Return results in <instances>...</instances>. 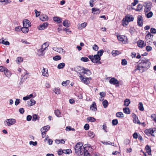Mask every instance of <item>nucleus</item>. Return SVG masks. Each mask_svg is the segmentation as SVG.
I'll return each mask as SVG.
<instances>
[{"instance_id":"aec40b11","label":"nucleus","mask_w":156,"mask_h":156,"mask_svg":"<svg viewBox=\"0 0 156 156\" xmlns=\"http://www.w3.org/2000/svg\"><path fill=\"white\" fill-rule=\"evenodd\" d=\"M53 20L55 22L58 23H60L62 22V20L61 18L58 17H54L53 18Z\"/></svg>"},{"instance_id":"4c0bfd02","label":"nucleus","mask_w":156,"mask_h":156,"mask_svg":"<svg viewBox=\"0 0 156 156\" xmlns=\"http://www.w3.org/2000/svg\"><path fill=\"white\" fill-rule=\"evenodd\" d=\"M29 30L28 28L23 27L21 28V31L24 33H27Z\"/></svg>"},{"instance_id":"cd10ccee","label":"nucleus","mask_w":156,"mask_h":156,"mask_svg":"<svg viewBox=\"0 0 156 156\" xmlns=\"http://www.w3.org/2000/svg\"><path fill=\"white\" fill-rule=\"evenodd\" d=\"M116 116L117 117L123 118L124 117V115L121 112H118L116 114Z\"/></svg>"},{"instance_id":"0e129e2a","label":"nucleus","mask_w":156,"mask_h":156,"mask_svg":"<svg viewBox=\"0 0 156 156\" xmlns=\"http://www.w3.org/2000/svg\"><path fill=\"white\" fill-rule=\"evenodd\" d=\"M6 68L2 66H0V71L1 72H5L6 69Z\"/></svg>"},{"instance_id":"bf43d9fd","label":"nucleus","mask_w":156,"mask_h":156,"mask_svg":"<svg viewBox=\"0 0 156 156\" xmlns=\"http://www.w3.org/2000/svg\"><path fill=\"white\" fill-rule=\"evenodd\" d=\"M151 118L152 120L155 122L156 120V115L155 114H153L151 115Z\"/></svg>"},{"instance_id":"f257e3e1","label":"nucleus","mask_w":156,"mask_h":156,"mask_svg":"<svg viewBox=\"0 0 156 156\" xmlns=\"http://www.w3.org/2000/svg\"><path fill=\"white\" fill-rule=\"evenodd\" d=\"M140 61L141 62L139 63V65H142L143 67L144 68L145 70L150 68L151 63L149 61V59L145 58H142L139 62Z\"/></svg>"},{"instance_id":"4468645a","label":"nucleus","mask_w":156,"mask_h":156,"mask_svg":"<svg viewBox=\"0 0 156 156\" xmlns=\"http://www.w3.org/2000/svg\"><path fill=\"white\" fill-rule=\"evenodd\" d=\"M125 19L127 20L129 22L133 21L134 20V17L132 15H130L129 14L127 15L125 18Z\"/></svg>"},{"instance_id":"7c9ffc66","label":"nucleus","mask_w":156,"mask_h":156,"mask_svg":"<svg viewBox=\"0 0 156 156\" xmlns=\"http://www.w3.org/2000/svg\"><path fill=\"white\" fill-rule=\"evenodd\" d=\"M25 75H24L23 76V75H22L21 77H22V78L21 79V80L20 82L19 83V84L20 85H21V84H22L23 82L26 80L27 78V77H25Z\"/></svg>"},{"instance_id":"393cba45","label":"nucleus","mask_w":156,"mask_h":156,"mask_svg":"<svg viewBox=\"0 0 156 156\" xmlns=\"http://www.w3.org/2000/svg\"><path fill=\"white\" fill-rule=\"evenodd\" d=\"M130 103V101L129 99H126L124 101V105L125 106L127 107L129 106Z\"/></svg>"},{"instance_id":"c85d7f7f","label":"nucleus","mask_w":156,"mask_h":156,"mask_svg":"<svg viewBox=\"0 0 156 156\" xmlns=\"http://www.w3.org/2000/svg\"><path fill=\"white\" fill-rule=\"evenodd\" d=\"M4 73L6 76L7 77L10 76L11 75L10 72L7 69H6L4 72Z\"/></svg>"},{"instance_id":"a19ab883","label":"nucleus","mask_w":156,"mask_h":156,"mask_svg":"<svg viewBox=\"0 0 156 156\" xmlns=\"http://www.w3.org/2000/svg\"><path fill=\"white\" fill-rule=\"evenodd\" d=\"M87 120L90 122H93L96 121V119L94 117H90L87 118Z\"/></svg>"},{"instance_id":"79ce46f5","label":"nucleus","mask_w":156,"mask_h":156,"mask_svg":"<svg viewBox=\"0 0 156 156\" xmlns=\"http://www.w3.org/2000/svg\"><path fill=\"white\" fill-rule=\"evenodd\" d=\"M147 32L148 33L145 36L146 38L147 39H150L152 37V36L153 35L151 34L148 31H147Z\"/></svg>"},{"instance_id":"37998d69","label":"nucleus","mask_w":156,"mask_h":156,"mask_svg":"<svg viewBox=\"0 0 156 156\" xmlns=\"http://www.w3.org/2000/svg\"><path fill=\"white\" fill-rule=\"evenodd\" d=\"M49 45L48 42H47L44 43L41 46L43 48H46V49L48 47Z\"/></svg>"},{"instance_id":"052dcab7","label":"nucleus","mask_w":156,"mask_h":156,"mask_svg":"<svg viewBox=\"0 0 156 156\" xmlns=\"http://www.w3.org/2000/svg\"><path fill=\"white\" fill-rule=\"evenodd\" d=\"M145 149L146 151L147 152V151L151 150V147L148 145H147L146 146Z\"/></svg>"},{"instance_id":"7ed1b4c3","label":"nucleus","mask_w":156,"mask_h":156,"mask_svg":"<svg viewBox=\"0 0 156 156\" xmlns=\"http://www.w3.org/2000/svg\"><path fill=\"white\" fill-rule=\"evenodd\" d=\"M16 122V120L13 119H7L4 122L6 126H10L14 124Z\"/></svg>"},{"instance_id":"c9c22d12","label":"nucleus","mask_w":156,"mask_h":156,"mask_svg":"<svg viewBox=\"0 0 156 156\" xmlns=\"http://www.w3.org/2000/svg\"><path fill=\"white\" fill-rule=\"evenodd\" d=\"M55 115L58 117H59L61 116V112L60 111L58 110H56L55 111Z\"/></svg>"},{"instance_id":"de8ad7c7","label":"nucleus","mask_w":156,"mask_h":156,"mask_svg":"<svg viewBox=\"0 0 156 156\" xmlns=\"http://www.w3.org/2000/svg\"><path fill=\"white\" fill-rule=\"evenodd\" d=\"M96 105L95 102H93L92 103V104L91 105L90 108H91L93 107L94 108L93 109H92L94 111L96 110L97 109V108H96Z\"/></svg>"},{"instance_id":"0eeeda50","label":"nucleus","mask_w":156,"mask_h":156,"mask_svg":"<svg viewBox=\"0 0 156 156\" xmlns=\"http://www.w3.org/2000/svg\"><path fill=\"white\" fill-rule=\"evenodd\" d=\"M87 148V147H83V150L80 154L81 156H90V153L88 152Z\"/></svg>"},{"instance_id":"f704fd0d","label":"nucleus","mask_w":156,"mask_h":156,"mask_svg":"<svg viewBox=\"0 0 156 156\" xmlns=\"http://www.w3.org/2000/svg\"><path fill=\"white\" fill-rule=\"evenodd\" d=\"M72 151L70 149H67L66 150H63V152H63V153L66 154H69L70 153H72Z\"/></svg>"},{"instance_id":"680f3d73","label":"nucleus","mask_w":156,"mask_h":156,"mask_svg":"<svg viewBox=\"0 0 156 156\" xmlns=\"http://www.w3.org/2000/svg\"><path fill=\"white\" fill-rule=\"evenodd\" d=\"M30 145H32L33 146H35L37 145V141L33 142V141H30L29 142Z\"/></svg>"},{"instance_id":"20e7f679","label":"nucleus","mask_w":156,"mask_h":156,"mask_svg":"<svg viewBox=\"0 0 156 156\" xmlns=\"http://www.w3.org/2000/svg\"><path fill=\"white\" fill-rule=\"evenodd\" d=\"M85 68L82 66H77L74 68V70L76 72L77 74L81 75L83 71L85 70Z\"/></svg>"},{"instance_id":"423d86ee","label":"nucleus","mask_w":156,"mask_h":156,"mask_svg":"<svg viewBox=\"0 0 156 156\" xmlns=\"http://www.w3.org/2000/svg\"><path fill=\"white\" fill-rule=\"evenodd\" d=\"M137 25L140 27L143 25V17L141 15H139L137 17Z\"/></svg>"},{"instance_id":"ea45409f","label":"nucleus","mask_w":156,"mask_h":156,"mask_svg":"<svg viewBox=\"0 0 156 156\" xmlns=\"http://www.w3.org/2000/svg\"><path fill=\"white\" fill-rule=\"evenodd\" d=\"M69 83L70 81L69 80H67L66 81L62 82V84L63 86L66 87L69 84Z\"/></svg>"},{"instance_id":"6e6d98bb","label":"nucleus","mask_w":156,"mask_h":156,"mask_svg":"<svg viewBox=\"0 0 156 156\" xmlns=\"http://www.w3.org/2000/svg\"><path fill=\"white\" fill-rule=\"evenodd\" d=\"M53 91L56 94H59L60 93L61 91L59 89H55Z\"/></svg>"},{"instance_id":"5701e85b","label":"nucleus","mask_w":156,"mask_h":156,"mask_svg":"<svg viewBox=\"0 0 156 156\" xmlns=\"http://www.w3.org/2000/svg\"><path fill=\"white\" fill-rule=\"evenodd\" d=\"M92 13L94 14H98L100 12L99 11V9L97 8H92Z\"/></svg>"},{"instance_id":"412c9836","label":"nucleus","mask_w":156,"mask_h":156,"mask_svg":"<svg viewBox=\"0 0 156 156\" xmlns=\"http://www.w3.org/2000/svg\"><path fill=\"white\" fill-rule=\"evenodd\" d=\"M85 70L82 72V74H86L87 76H89L91 74V73L90 70L88 69H86L85 68Z\"/></svg>"},{"instance_id":"09e8293b","label":"nucleus","mask_w":156,"mask_h":156,"mask_svg":"<svg viewBox=\"0 0 156 156\" xmlns=\"http://www.w3.org/2000/svg\"><path fill=\"white\" fill-rule=\"evenodd\" d=\"M104 52V51L103 50H100L98 52L97 55H98L99 56L101 57L103 53Z\"/></svg>"},{"instance_id":"9b49d317","label":"nucleus","mask_w":156,"mask_h":156,"mask_svg":"<svg viewBox=\"0 0 156 156\" xmlns=\"http://www.w3.org/2000/svg\"><path fill=\"white\" fill-rule=\"evenodd\" d=\"M152 3L151 2L147 3L145 6V11L146 12H148L150 11L151 8Z\"/></svg>"},{"instance_id":"72a5a7b5","label":"nucleus","mask_w":156,"mask_h":156,"mask_svg":"<svg viewBox=\"0 0 156 156\" xmlns=\"http://www.w3.org/2000/svg\"><path fill=\"white\" fill-rule=\"evenodd\" d=\"M139 109L141 111H143L144 110V108L143 106V103L140 102L138 106Z\"/></svg>"},{"instance_id":"a878e982","label":"nucleus","mask_w":156,"mask_h":156,"mask_svg":"<svg viewBox=\"0 0 156 156\" xmlns=\"http://www.w3.org/2000/svg\"><path fill=\"white\" fill-rule=\"evenodd\" d=\"M33 119H32V121H35L37 120H39L40 117H38L37 116V115L36 114H34L33 115Z\"/></svg>"},{"instance_id":"39448f33","label":"nucleus","mask_w":156,"mask_h":156,"mask_svg":"<svg viewBox=\"0 0 156 156\" xmlns=\"http://www.w3.org/2000/svg\"><path fill=\"white\" fill-rule=\"evenodd\" d=\"M80 79L81 80V81L83 82L84 83L88 84L90 83V81L89 80V78L85 77V78L83 77L82 75H81L79 76Z\"/></svg>"},{"instance_id":"bb28decb","label":"nucleus","mask_w":156,"mask_h":156,"mask_svg":"<svg viewBox=\"0 0 156 156\" xmlns=\"http://www.w3.org/2000/svg\"><path fill=\"white\" fill-rule=\"evenodd\" d=\"M124 112L126 114H129L130 112V111L128 108H123Z\"/></svg>"},{"instance_id":"e433bc0d","label":"nucleus","mask_w":156,"mask_h":156,"mask_svg":"<svg viewBox=\"0 0 156 156\" xmlns=\"http://www.w3.org/2000/svg\"><path fill=\"white\" fill-rule=\"evenodd\" d=\"M102 104L104 108H106L108 105V103L107 100H104L102 102Z\"/></svg>"},{"instance_id":"13d9d810","label":"nucleus","mask_w":156,"mask_h":156,"mask_svg":"<svg viewBox=\"0 0 156 156\" xmlns=\"http://www.w3.org/2000/svg\"><path fill=\"white\" fill-rule=\"evenodd\" d=\"M2 43L5 45H9L10 44L9 41H5L4 40H2Z\"/></svg>"},{"instance_id":"b1692460","label":"nucleus","mask_w":156,"mask_h":156,"mask_svg":"<svg viewBox=\"0 0 156 156\" xmlns=\"http://www.w3.org/2000/svg\"><path fill=\"white\" fill-rule=\"evenodd\" d=\"M42 75L44 76H48V70L45 69V68H43L42 70Z\"/></svg>"},{"instance_id":"4d7b16f0","label":"nucleus","mask_w":156,"mask_h":156,"mask_svg":"<svg viewBox=\"0 0 156 156\" xmlns=\"http://www.w3.org/2000/svg\"><path fill=\"white\" fill-rule=\"evenodd\" d=\"M153 14L152 12H149L147 14L146 16L148 18H150L152 16Z\"/></svg>"},{"instance_id":"473e14b6","label":"nucleus","mask_w":156,"mask_h":156,"mask_svg":"<svg viewBox=\"0 0 156 156\" xmlns=\"http://www.w3.org/2000/svg\"><path fill=\"white\" fill-rule=\"evenodd\" d=\"M65 63L64 62L60 63L58 65L57 68L58 69L63 68L65 66Z\"/></svg>"},{"instance_id":"c03bdc74","label":"nucleus","mask_w":156,"mask_h":156,"mask_svg":"<svg viewBox=\"0 0 156 156\" xmlns=\"http://www.w3.org/2000/svg\"><path fill=\"white\" fill-rule=\"evenodd\" d=\"M112 53L113 55L115 54L116 55H118L120 54V52L117 50H113L112 52Z\"/></svg>"},{"instance_id":"f8f14e48","label":"nucleus","mask_w":156,"mask_h":156,"mask_svg":"<svg viewBox=\"0 0 156 156\" xmlns=\"http://www.w3.org/2000/svg\"><path fill=\"white\" fill-rule=\"evenodd\" d=\"M145 70L144 68L143 67L142 65H140L139 64L136 67H135V71L139 70L141 73L144 72Z\"/></svg>"},{"instance_id":"69168bd1","label":"nucleus","mask_w":156,"mask_h":156,"mask_svg":"<svg viewBox=\"0 0 156 156\" xmlns=\"http://www.w3.org/2000/svg\"><path fill=\"white\" fill-rule=\"evenodd\" d=\"M130 140L128 139H126L124 141V144L126 145L129 144L130 143Z\"/></svg>"},{"instance_id":"8fccbe9b","label":"nucleus","mask_w":156,"mask_h":156,"mask_svg":"<svg viewBox=\"0 0 156 156\" xmlns=\"http://www.w3.org/2000/svg\"><path fill=\"white\" fill-rule=\"evenodd\" d=\"M142 6L140 4H139L137 5L136 10V11H139L142 9Z\"/></svg>"},{"instance_id":"f03ea898","label":"nucleus","mask_w":156,"mask_h":156,"mask_svg":"<svg viewBox=\"0 0 156 156\" xmlns=\"http://www.w3.org/2000/svg\"><path fill=\"white\" fill-rule=\"evenodd\" d=\"M83 144L81 143H78L74 147L75 153L77 155H80L81 153L83 150V147H82Z\"/></svg>"},{"instance_id":"338daca9","label":"nucleus","mask_w":156,"mask_h":156,"mask_svg":"<svg viewBox=\"0 0 156 156\" xmlns=\"http://www.w3.org/2000/svg\"><path fill=\"white\" fill-rule=\"evenodd\" d=\"M146 49L147 51H151L152 49V47L150 46H147L146 48Z\"/></svg>"},{"instance_id":"1a4fd4ad","label":"nucleus","mask_w":156,"mask_h":156,"mask_svg":"<svg viewBox=\"0 0 156 156\" xmlns=\"http://www.w3.org/2000/svg\"><path fill=\"white\" fill-rule=\"evenodd\" d=\"M94 60L95 61V62H94V63H99L101 64V62L100 61L101 60V57L99 56L98 55H95L94 56Z\"/></svg>"},{"instance_id":"a18cd8bd","label":"nucleus","mask_w":156,"mask_h":156,"mask_svg":"<svg viewBox=\"0 0 156 156\" xmlns=\"http://www.w3.org/2000/svg\"><path fill=\"white\" fill-rule=\"evenodd\" d=\"M118 121L116 119H113L112 121V123L113 125L115 126L118 124Z\"/></svg>"},{"instance_id":"774afa93","label":"nucleus","mask_w":156,"mask_h":156,"mask_svg":"<svg viewBox=\"0 0 156 156\" xmlns=\"http://www.w3.org/2000/svg\"><path fill=\"white\" fill-rule=\"evenodd\" d=\"M150 32L151 33L156 34V29L154 28H151L150 30Z\"/></svg>"},{"instance_id":"6e6552de","label":"nucleus","mask_w":156,"mask_h":156,"mask_svg":"<svg viewBox=\"0 0 156 156\" xmlns=\"http://www.w3.org/2000/svg\"><path fill=\"white\" fill-rule=\"evenodd\" d=\"M46 50V48H43L42 47L37 51V54L39 56H43L44 55V51Z\"/></svg>"},{"instance_id":"f3484780","label":"nucleus","mask_w":156,"mask_h":156,"mask_svg":"<svg viewBox=\"0 0 156 156\" xmlns=\"http://www.w3.org/2000/svg\"><path fill=\"white\" fill-rule=\"evenodd\" d=\"M55 48V51L61 54H64L65 52V51H64L63 49L62 48Z\"/></svg>"},{"instance_id":"e2e57ef3","label":"nucleus","mask_w":156,"mask_h":156,"mask_svg":"<svg viewBox=\"0 0 156 156\" xmlns=\"http://www.w3.org/2000/svg\"><path fill=\"white\" fill-rule=\"evenodd\" d=\"M23 59L21 57H18L17 58V61L18 63H20L23 61Z\"/></svg>"},{"instance_id":"49530a36","label":"nucleus","mask_w":156,"mask_h":156,"mask_svg":"<svg viewBox=\"0 0 156 156\" xmlns=\"http://www.w3.org/2000/svg\"><path fill=\"white\" fill-rule=\"evenodd\" d=\"M53 59L55 61H58L60 60L61 58L60 56L59 55H56L53 57Z\"/></svg>"},{"instance_id":"9d476101","label":"nucleus","mask_w":156,"mask_h":156,"mask_svg":"<svg viewBox=\"0 0 156 156\" xmlns=\"http://www.w3.org/2000/svg\"><path fill=\"white\" fill-rule=\"evenodd\" d=\"M48 24L47 22H44L42 24L40 25L38 28L39 30H43L46 28L48 26Z\"/></svg>"},{"instance_id":"3c124183","label":"nucleus","mask_w":156,"mask_h":156,"mask_svg":"<svg viewBox=\"0 0 156 156\" xmlns=\"http://www.w3.org/2000/svg\"><path fill=\"white\" fill-rule=\"evenodd\" d=\"M80 60L81 61L84 62H87L89 60L88 58L86 57H82L81 58Z\"/></svg>"},{"instance_id":"2eb2a0df","label":"nucleus","mask_w":156,"mask_h":156,"mask_svg":"<svg viewBox=\"0 0 156 156\" xmlns=\"http://www.w3.org/2000/svg\"><path fill=\"white\" fill-rule=\"evenodd\" d=\"M154 132V131L153 129H146L145 131V133L147 135H148V134H151V136H154V135L153 134Z\"/></svg>"},{"instance_id":"4be33fe9","label":"nucleus","mask_w":156,"mask_h":156,"mask_svg":"<svg viewBox=\"0 0 156 156\" xmlns=\"http://www.w3.org/2000/svg\"><path fill=\"white\" fill-rule=\"evenodd\" d=\"M117 39H118L121 41L123 42L124 41V39L126 38H127V37L125 36H123L122 35H117Z\"/></svg>"},{"instance_id":"dca6fc26","label":"nucleus","mask_w":156,"mask_h":156,"mask_svg":"<svg viewBox=\"0 0 156 156\" xmlns=\"http://www.w3.org/2000/svg\"><path fill=\"white\" fill-rule=\"evenodd\" d=\"M40 20L41 21H44L47 20L48 18L47 15L45 14H43L40 16Z\"/></svg>"},{"instance_id":"a211bd4d","label":"nucleus","mask_w":156,"mask_h":156,"mask_svg":"<svg viewBox=\"0 0 156 156\" xmlns=\"http://www.w3.org/2000/svg\"><path fill=\"white\" fill-rule=\"evenodd\" d=\"M36 103V101L34 99H31L27 102L28 105L30 106L34 105Z\"/></svg>"},{"instance_id":"ddd939ff","label":"nucleus","mask_w":156,"mask_h":156,"mask_svg":"<svg viewBox=\"0 0 156 156\" xmlns=\"http://www.w3.org/2000/svg\"><path fill=\"white\" fill-rule=\"evenodd\" d=\"M109 82L111 84L115 85L118 84L119 83V81L116 79L114 78H112L109 80Z\"/></svg>"},{"instance_id":"864d4df0","label":"nucleus","mask_w":156,"mask_h":156,"mask_svg":"<svg viewBox=\"0 0 156 156\" xmlns=\"http://www.w3.org/2000/svg\"><path fill=\"white\" fill-rule=\"evenodd\" d=\"M133 121L135 123H137L138 124H140V122L138 120V118L134 119H133Z\"/></svg>"},{"instance_id":"6ab92c4d","label":"nucleus","mask_w":156,"mask_h":156,"mask_svg":"<svg viewBox=\"0 0 156 156\" xmlns=\"http://www.w3.org/2000/svg\"><path fill=\"white\" fill-rule=\"evenodd\" d=\"M144 41L141 40H139L137 42V44L139 47L142 48L144 47Z\"/></svg>"},{"instance_id":"5fc2aeb1","label":"nucleus","mask_w":156,"mask_h":156,"mask_svg":"<svg viewBox=\"0 0 156 156\" xmlns=\"http://www.w3.org/2000/svg\"><path fill=\"white\" fill-rule=\"evenodd\" d=\"M127 61L125 59H122V60L121 64L123 66L126 65L127 64Z\"/></svg>"},{"instance_id":"2f4dec72","label":"nucleus","mask_w":156,"mask_h":156,"mask_svg":"<svg viewBox=\"0 0 156 156\" xmlns=\"http://www.w3.org/2000/svg\"><path fill=\"white\" fill-rule=\"evenodd\" d=\"M50 128V127L48 125L45 126L41 129V131L44 130L45 131V132H47L49 129Z\"/></svg>"},{"instance_id":"c756f323","label":"nucleus","mask_w":156,"mask_h":156,"mask_svg":"<svg viewBox=\"0 0 156 156\" xmlns=\"http://www.w3.org/2000/svg\"><path fill=\"white\" fill-rule=\"evenodd\" d=\"M68 22V20H65L63 22V26L65 27H69L70 26V24Z\"/></svg>"},{"instance_id":"603ef678","label":"nucleus","mask_w":156,"mask_h":156,"mask_svg":"<svg viewBox=\"0 0 156 156\" xmlns=\"http://www.w3.org/2000/svg\"><path fill=\"white\" fill-rule=\"evenodd\" d=\"M88 57L89 59H90L91 62L94 63V62H95V61L94 60V56L93 55H89L88 56Z\"/></svg>"},{"instance_id":"58836bf2","label":"nucleus","mask_w":156,"mask_h":156,"mask_svg":"<svg viewBox=\"0 0 156 156\" xmlns=\"http://www.w3.org/2000/svg\"><path fill=\"white\" fill-rule=\"evenodd\" d=\"M88 135L91 138H94L95 136L94 133L91 131H90L88 132Z\"/></svg>"}]
</instances>
